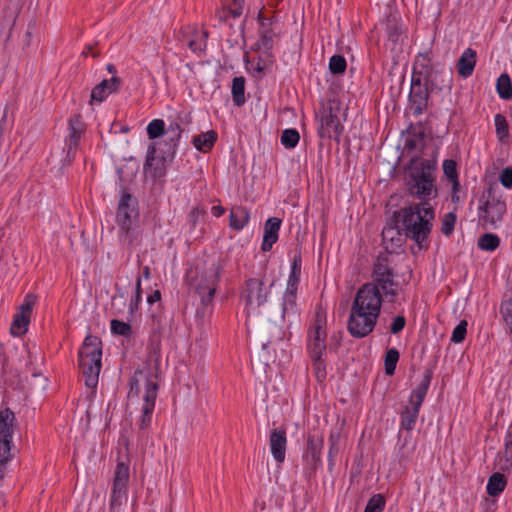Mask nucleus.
I'll use <instances>...</instances> for the list:
<instances>
[{
    "label": "nucleus",
    "mask_w": 512,
    "mask_h": 512,
    "mask_svg": "<svg viewBox=\"0 0 512 512\" xmlns=\"http://www.w3.org/2000/svg\"><path fill=\"white\" fill-rule=\"evenodd\" d=\"M383 296L374 284H363L356 292L350 307L347 330L361 339L373 332L379 318Z\"/></svg>",
    "instance_id": "nucleus-1"
},
{
    "label": "nucleus",
    "mask_w": 512,
    "mask_h": 512,
    "mask_svg": "<svg viewBox=\"0 0 512 512\" xmlns=\"http://www.w3.org/2000/svg\"><path fill=\"white\" fill-rule=\"evenodd\" d=\"M222 268V261L216 258H192L187 261L185 282L199 295L205 307L214 300Z\"/></svg>",
    "instance_id": "nucleus-2"
},
{
    "label": "nucleus",
    "mask_w": 512,
    "mask_h": 512,
    "mask_svg": "<svg viewBox=\"0 0 512 512\" xmlns=\"http://www.w3.org/2000/svg\"><path fill=\"white\" fill-rule=\"evenodd\" d=\"M401 220L405 237L415 242L419 251L427 247V238L435 217L434 208L425 202H419L396 211Z\"/></svg>",
    "instance_id": "nucleus-3"
},
{
    "label": "nucleus",
    "mask_w": 512,
    "mask_h": 512,
    "mask_svg": "<svg viewBox=\"0 0 512 512\" xmlns=\"http://www.w3.org/2000/svg\"><path fill=\"white\" fill-rule=\"evenodd\" d=\"M436 154L437 152L432 159L412 157L405 166V169L410 171L406 183L408 193L420 202L429 203V200L437 195L434 176L437 164Z\"/></svg>",
    "instance_id": "nucleus-4"
},
{
    "label": "nucleus",
    "mask_w": 512,
    "mask_h": 512,
    "mask_svg": "<svg viewBox=\"0 0 512 512\" xmlns=\"http://www.w3.org/2000/svg\"><path fill=\"white\" fill-rule=\"evenodd\" d=\"M432 377L433 370L431 368H426L423 372L421 382L410 394L408 405H406L400 413L401 430L412 431L415 428L420 408L429 390Z\"/></svg>",
    "instance_id": "nucleus-5"
},
{
    "label": "nucleus",
    "mask_w": 512,
    "mask_h": 512,
    "mask_svg": "<svg viewBox=\"0 0 512 512\" xmlns=\"http://www.w3.org/2000/svg\"><path fill=\"white\" fill-rule=\"evenodd\" d=\"M268 265L269 261L267 259L261 261L262 278H250L245 283L241 298L245 301L246 308L249 310H255L268 301L269 288L266 284L270 282L269 287L274 284V278L269 280L267 277Z\"/></svg>",
    "instance_id": "nucleus-6"
},
{
    "label": "nucleus",
    "mask_w": 512,
    "mask_h": 512,
    "mask_svg": "<svg viewBox=\"0 0 512 512\" xmlns=\"http://www.w3.org/2000/svg\"><path fill=\"white\" fill-rule=\"evenodd\" d=\"M431 59L428 53L419 54L416 57L415 65L418 66L422 76L428 83L432 92L442 91L444 89L450 90L453 83V72L450 68L442 67L436 68L431 66Z\"/></svg>",
    "instance_id": "nucleus-7"
},
{
    "label": "nucleus",
    "mask_w": 512,
    "mask_h": 512,
    "mask_svg": "<svg viewBox=\"0 0 512 512\" xmlns=\"http://www.w3.org/2000/svg\"><path fill=\"white\" fill-rule=\"evenodd\" d=\"M419 71L418 66L413 65L411 88L408 96L409 107L412 114L418 117L424 113L429 106L430 94L433 93Z\"/></svg>",
    "instance_id": "nucleus-8"
},
{
    "label": "nucleus",
    "mask_w": 512,
    "mask_h": 512,
    "mask_svg": "<svg viewBox=\"0 0 512 512\" xmlns=\"http://www.w3.org/2000/svg\"><path fill=\"white\" fill-rule=\"evenodd\" d=\"M480 218L490 224L501 221L506 213V203L497 193V187L490 184L482 193L480 198Z\"/></svg>",
    "instance_id": "nucleus-9"
},
{
    "label": "nucleus",
    "mask_w": 512,
    "mask_h": 512,
    "mask_svg": "<svg viewBox=\"0 0 512 512\" xmlns=\"http://www.w3.org/2000/svg\"><path fill=\"white\" fill-rule=\"evenodd\" d=\"M14 420L15 415L9 408L0 410V479L3 478L6 464L14 457L11 453Z\"/></svg>",
    "instance_id": "nucleus-10"
},
{
    "label": "nucleus",
    "mask_w": 512,
    "mask_h": 512,
    "mask_svg": "<svg viewBox=\"0 0 512 512\" xmlns=\"http://www.w3.org/2000/svg\"><path fill=\"white\" fill-rule=\"evenodd\" d=\"M159 374L157 372L149 371L145 376L144 388L145 392L143 395V405L141 409V416L138 422L139 428L145 430L149 427L153 411L155 408V402L158 396Z\"/></svg>",
    "instance_id": "nucleus-11"
},
{
    "label": "nucleus",
    "mask_w": 512,
    "mask_h": 512,
    "mask_svg": "<svg viewBox=\"0 0 512 512\" xmlns=\"http://www.w3.org/2000/svg\"><path fill=\"white\" fill-rule=\"evenodd\" d=\"M326 315L318 310L315 313V319L308 330L307 349L309 355L325 354L326 345Z\"/></svg>",
    "instance_id": "nucleus-12"
},
{
    "label": "nucleus",
    "mask_w": 512,
    "mask_h": 512,
    "mask_svg": "<svg viewBox=\"0 0 512 512\" xmlns=\"http://www.w3.org/2000/svg\"><path fill=\"white\" fill-rule=\"evenodd\" d=\"M129 478V465L123 461L118 462L114 473L110 497L111 510L115 511L122 505L123 500L127 499Z\"/></svg>",
    "instance_id": "nucleus-13"
},
{
    "label": "nucleus",
    "mask_w": 512,
    "mask_h": 512,
    "mask_svg": "<svg viewBox=\"0 0 512 512\" xmlns=\"http://www.w3.org/2000/svg\"><path fill=\"white\" fill-rule=\"evenodd\" d=\"M406 238L402 230L401 220L396 211H394L392 217L387 221L382 230V240L385 244V249L388 253H398L394 249L400 248Z\"/></svg>",
    "instance_id": "nucleus-14"
},
{
    "label": "nucleus",
    "mask_w": 512,
    "mask_h": 512,
    "mask_svg": "<svg viewBox=\"0 0 512 512\" xmlns=\"http://www.w3.org/2000/svg\"><path fill=\"white\" fill-rule=\"evenodd\" d=\"M138 216V200L129 192L123 191L117 208L116 218L118 225L128 231L132 220Z\"/></svg>",
    "instance_id": "nucleus-15"
},
{
    "label": "nucleus",
    "mask_w": 512,
    "mask_h": 512,
    "mask_svg": "<svg viewBox=\"0 0 512 512\" xmlns=\"http://www.w3.org/2000/svg\"><path fill=\"white\" fill-rule=\"evenodd\" d=\"M83 132L84 123L81 116L74 115L69 120V135L65 141L66 157L63 159V165L73 161Z\"/></svg>",
    "instance_id": "nucleus-16"
},
{
    "label": "nucleus",
    "mask_w": 512,
    "mask_h": 512,
    "mask_svg": "<svg viewBox=\"0 0 512 512\" xmlns=\"http://www.w3.org/2000/svg\"><path fill=\"white\" fill-rule=\"evenodd\" d=\"M343 129V125L340 123L338 116L333 113L332 108L325 109L320 118L319 136L321 138H333L339 142Z\"/></svg>",
    "instance_id": "nucleus-17"
},
{
    "label": "nucleus",
    "mask_w": 512,
    "mask_h": 512,
    "mask_svg": "<svg viewBox=\"0 0 512 512\" xmlns=\"http://www.w3.org/2000/svg\"><path fill=\"white\" fill-rule=\"evenodd\" d=\"M376 262L373 265L372 282L366 284H374L379 292L380 288H387V286L396 285L394 280L395 274L393 269L390 267L388 260L389 258H376Z\"/></svg>",
    "instance_id": "nucleus-18"
},
{
    "label": "nucleus",
    "mask_w": 512,
    "mask_h": 512,
    "mask_svg": "<svg viewBox=\"0 0 512 512\" xmlns=\"http://www.w3.org/2000/svg\"><path fill=\"white\" fill-rule=\"evenodd\" d=\"M324 445V438L321 435H309L307 438L306 450L303 459L312 469H317L321 465V454Z\"/></svg>",
    "instance_id": "nucleus-19"
},
{
    "label": "nucleus",
    "mask_w": 512,
    "mask_h": 512,
    "mask_svg": "<svg viewBox=\"0 0 512 512\" xmlns=\"http://www.w3.org/2000/svg\"><path fill=\"white\" fill-rule=\"evenodd\" d=\"M102 359V341L98 336L87 335L78 351V361H100Z\"/></svg>",
    "instance_id": "nucleus-20"
},
{
    "label": "nucleus",
    "mask_w": 512,
    "mask_h": 512,
    "mask_svg": "<svg viewBox=\"0 0 512 512\" xmlns=\"http://www.w3.org/2000/svg\"><path fill=\"white\" fill-rule=\"evenodd\" d=\"M269 446L274 460L278 464L285 461L287 434L284 429H272L269 436Z\"/></svg>",
    "instance_id": "nucleus-21"
},
{
    "label": "nucleus",
    "mask_w": 512,
    "mask_h": 512,
    "mask_svg": "<svg viewBox=\"0 0 512 512\" xmlns=\"http://www.w3.org/2000/svg\"><path fill=\"white\" fill-rule=\"evenodd\" d=\"M281 225L282 220L278 217H270L266 220L261 244L263 252H270L273 245L278 241Z\"/></svg>",
    "instance_id": "nucleus-22"
},
{
    "label": "nucleus",
    "mask_w": 512,
    "mask_h": 512,
    "mask_svg": "<svg viewBox=\"0 0 512 512\" xmlns=\"http://www.w3.org/2000/svg\"><path fill=\"white\" fill-rule=\"evenodd\" d=\"M156 148L154 144L149 145L146 161L144 164V171L146 174H149L154 179L159 178L164 175V167H163V161L166 160V158H170V156H167L166 151L162 155L161 159H156Z\"/></svg>",
    "instance_id": "nucleus-23"
},
{
    "label": "nucleus",
    "mask_w": 512,
    "mask_h": 512,
    "mask_svg": "<svg viewBox=\"0 0 512 512\" xmlns=\"http://www.w3.org/2000/svg\"><path fill=\"white\" fill-rule=\"evenodd\" d=\"M78 366L82 376L84 377V383L88 388L95 389L99 380V373L102 367L100 361H78Z\"/></svg>",
    "instance_id": "nucleus-24"
},
{
    "label": "nucleus",
    "mask_w": 512,
    "mask_h": 512,
    "mask_svg": "<svg viewBox=\"0 0 512 512\" xmlns=\"http://www.w3.org/2000/svg\"><path fill=\"white\" fill-rule=\"evenodd\" d=\"M182 129L178 121H173L165 128L163 135L166 136L167 156L174 158L178 146V142L181 138Z\"/></svg>",
    "instance_id": "nucleus-25"
},
{
    "label": "nucleus",
    "mask_w": 512,
    "mask_h": 512,
    "mask_svg": "<svg viewBox=\"0 0 512 512\" xmlns=\"http://www.w3.org/2000/svg\"><path fill=\"white\" fill-rule=\"evenodd\" d=\"M476 51L467 48L457 61V71L460 76L467 78L472 75L476 65Z\"/></svg>",
    "instance_id": "nucleus-26"
},
{
    "label": "nucleus",
    "mask_w": 512,
    "mask_h": 512,
    "mask_svg": "<svg viewBox=\"0 0 512 512\" xmlns=\"http://www.w3.org/2000/svg\"><path fill=\"white\" fill-rule=\"evenodd\" d=\"M217 138V132L214 130H209L207 132L194 135L192 138V144L198 151L207 153L213 148Z\"/></svg>",
    "instance_id": "nucleus-27"
},
{
    "label": "nucleus",
    "mask_w": 512,
    "mask_h": 512,
    "mask_svg": "<svg viewBox=\"0 0 512 512\" xmlns=\"http://www.w3.org/2000/svg\"><path fill=\"white\" fill-rule=\"evenodd\" d=\"M249 211L242 206H238L231 210L229 215V226L233 230H242L249 222Z\"/></svg>",
    "instance_id": "nucleus-28"
},
{
    "label": "nucleus",
    "mask_w": 512,
    "mask_h": 512,
    "mask_svg": "<svg viewBox=\"0 0 512 512\" xmlns=\"http://www.w3.org/2000/svg\"><path fill=\"white\" fill-rule=\"evenodd\" d=\"M507 485V479L504 474L500 472L493 473L487 482L486 491L491 497L499 496Z\"/></svg>",
    "instance_id": "nucleus-29"
},
{
    "label": "nucleus",
    "mask_w": 512,
    "mask_h": 512,
    "mask_svg": "<svg viewBox=\"0 0 512 512\" xmlns=\"http://www.w3.org/2000/svg\"><path fill=\"white\" fill-rule=\"evenodd\" d=\"M231 92L234 105L237 107H241L246 102L244 77L239 76L233 78Z\"/></svg>",
    "instance_id": "nucleus-30"
},
{
    "label": "nucleus",
    "mask_w": 512,
    "mask_h": 512,
    "mask_svg": "<svg viewBox=\"0 0 512 512\" xmlns=\"http://www.w3.org/2000/svg\"><path fill=\"white\" fill-rule=\"evenodd\" d=\"M275 37V33L271 28L260 30V38L254 44L253 50L264 49L265 53L268 56H271V50L273 48V39Z\"/></svg>",
    "instance_id": "nucleus-31"
},
{
    "label": "nucleus",
    "mask_w": 512,
    "mask_h": 512,
    "mask_svg": "<svg viewBox=\"0 0 512 512\" xmlns=\"http://www.w3.org/2000/svg\"><path fill=\"white\" fill-rule=\"evenodd\" d=\"M496 90L501 99H512V81L508 74L504 73L498 77L496 83Z\"/></svg>",
    "instance_id": "nucleus-32"
},
{
    "label": "nucleus",
    "mask_w": 512,
    "mask_h": 512,
    "mask_svg": "<svg viewBox=\"0 0 512 512\" xmlns=\"http://www.w3.org/2000/svg\"><path fill=\"white\" fill-rule=\"evenodd\" d=\"M30 323V316L23 314V312H17L14 315L13 322L11 324V333L13 335H22L27 332L28 325Z\"/></svg>",
    "instance_id": "nucleus-33"
},
{
    "label": "nucleus",
    "mask_w": 512,
    "mask_h": 512,
    "mask_svg": "<svg viewBox=\"0 0 512 512\" xmlns=\"http://www.w3.org/2000/svg\"><path fill=\"white\" fill-rule=\"evenodd\" d=\"M193 38L187 39V47L194 53L202 52L206 48L208 32L203 31L201 37L196 29H193Z\"/></svg>",
    "instance_id": "nucleus-34"
},
{
    "label": "nucleus",
    "mask_w": 512,
    "mask_h": 512,
    "mask_svg": "<svg viewBox=\"0 0 512 512\" xmlns=\"http://www.w3.org/2000/svg\"><path fill=\"white\" fill-rule=\"evenodd\" d=\"M324 355L325 354L309 355L312 361L314 375L319 382L324 381L327 376L326 362L323 358Z\"/></svg>",
    "instance_id": "nucleus-35"
},
{
    "label": "nucleus",
    "mask_w": 512,
    "mask_h": 512,
    "mask_svg": "<svg viewBox=\"0 0 512 512\" xmlns=\"http://www.w3.org/2000/svg\"><path fill=\"white\" fill-rule=\"evenodd\" d=\"M400 353L396 348H389L384 357L385 373L392 376L395 373L397 363L399 361Z\"/></svg>",
    "instance_id": "nucleus-36"
},
{
    "label": "nucleus",
    "mask_w": 512,
    "mask_h": 512,
    "mask_svg": "<svg viewBox=\"0 0 512 512\" xmlns=\"http://www.w3.org/2000/svg\"><path fill=\"white\" fill-rule=\"evenodd\" d=\"M495 131L500 142H505L509 137V125L506 117L498 113L494 117Z\"/></svg>",
    "instance_id": "nucleus-37"
},
{
    "label": "nucleus",
    "mask_w": 512,
    "mask_h": 512,
    "mask_svg": "<svg viewBox=\"0 0 512 512\" xmlns=\"http://www.w3.org/2000/svg\"><path fill=\"white\" fill-rule=\"evenodd\" d=\"M302 258H293L291 271L287 281L288 288H298L301 276Z\"/></svg>",
    "instance_id": "nucleus-38"
},
{
    "label": "nucleus",
    "mask_w": 512,
    "mask_h": 512,
    "mask_svg": "<svg viewBox=\"0 0 512 512\" xmlns=\"http://www.w3.org/2000/svg\"><path fill=\"white\" fill-rule=\"evenodd\" d=\"M499 244V237L492 233H486L478 239V247L487 252H493Z\"/></svg>",
    "instance_id": "nucleus-39"
},
{
    "label": "nucleus",
    "mask_w": 512,
    "mask_h": 512,
    "mask_svg": "<svg viewBox=\"0 0 512 512\" xmlns=\"http://www.w3.org/2000/svg\"><path fill=\"white\" fill-rule=\"evenodd\" d=\"M296 299H297V289L287 287L286 291L283 295V302H282L283 316L286 313L295 311Z\"/></svg>",
    "instance_id": "nucleus-40"
},
{
    "label": "nucleus",
    "mask_w": 512,
    "mask_h": 512,
    "mask_svg": "<svg viewBox=\"0 0 512 512\" xmlns=\"http://www.w3.org/2000/svg\"><path fill=\"white\" fill-rule=\"evenodd\" d=\"M504 457L505 465L500 467L503 471L508 470L512 466V423L507 429L504 440Z\"/></svg>",
    "instance_id": "nucleus-41"
},
{
    "label": "nucleus",
    "mask_w": 512,
    "mask_h": 512,
    "mask_svg": "<svg viewBox=\"0 0 512 512\" xmlns=\"http://www.w3.org/2000/svg\"><path fill=\"white\" fill-rule=\"evenodd\" d=\"M299 140H300L299 132L294 128L285 129L282 132L281 144L287 149H292V148L296 147Z\"/></svg>",
    "instance_id": "nucleus-42"
},
{
    "label": "nucleus",
    "mask_w": 512,
    "mask_h": 512,
    "mask_svg": "<svg viewBox=\"0 0 512 512\" xmlns=\"http://www.w3.org/2000/svg\"><path fill=\"white\" fill-rule=\"evenodd\" d=\"M386 506L385 497L378 493L374 494L368 500L364 512H382Z\"/></svg>",
    "instance_id": "nucleus-43"
},
{
    "label": "nucleus",
    "mask_w": 512,
    "mask_h": 512,
    "mask_svg": "<svg viewBox=\"0 0 512 512\" xmlns=\"http://www.w3.org/2000/svg\"><path fill=\"white\" fill-rule=\"evenodd\" d=\"M109 82L108 79L102 80L98 85H96L90 95V102L97 101L102 102L106 99V97L110 94L108 93Z\"/></svg>",
    "instance_id": "nucleus-44"
},
{
    "label": "nucleus",
    "mask_w": 512,
    "mask_h": 512,
    "mask_svg": "<svg viewBox=\"0 0 512 512\" xmlns=\"http://www.w3.org/2000/svg\"><path fill=\"white\" fill-rule=\"evenodd\" d=\"M110 329L112 334L129 337L132 334V327L129 323L121 320L113 319L110 322Z\"/></svg>",
    "instance_id": "nucleus-45"
},
{
    "label": "nucleus",
    "mask_w": 512,
    "mask_h": 512,
    "mask_svg": "<svg viewBox=\"0 0 512 512\" xmlns=\"http://www.w3.org/2000/svg\"><path fill=\"white\" fill-rule=\"evenodd\" d=\"M347 68L346 59L339 54L333 55L329 60V70L334 75L343 74Z\"/></svg>",
    "instance_id": "nucleus-46"
},
{
    "label": "nucleus",
    "mask_w": 512,
    "mask_h": 512,
    "mask_svg": "<svg viewBox=\"0 0 512 512\" xmlns=\"http://www.w3.org/2000/svg\"><path fill=\"white\" fill-rule=\"evenodd\" d=\"M147 134L149 139H156L165 132V123L162 119H154L147 126Z\"/></svg>",
    "instance_id": "nucleus-47"
},
{
    "label": "nucleus",
    "mask_w": 512,
    "mask_h": 512,
    "mask_svg": "<svg viewBox=\"0 0 512 512\" xmlns=\"http://www.w3.org/2000/svg\"><path fill=\"white\" fill-rule=\"evenodd\" d=\"M149 371H153V372H157L158 373V363H156L154 369H149L146 372H144L142 370H136L135 371L134 375L130 378V381H129V385H130V389H129V393H128L129 396H133V395L134 396H138L139 395L140 387H139L138 375H144V377H145L146 374Z\"/></svg>",
    "instance_id": "nucleus-48"
},
{
    "label": "nucleus",
    "mask_w": 512,
    "mask_h": 512,
    "mask_svg": "<svg viewBox=\"0 0 512 512\" xmlns=\"http://www.w3.org/2000/svg\"><path fill=\"white\" fill-rule=\"evenodd\" d=\"M500 314L509 330V333L512 335V298L501 303Z\"/></svg>",
    "instance_id": "nucleus-49"
},
{
    "label": "nucleus",
    "mask_w": 512,
    "mask_h": 512,
    "mask_svg": "<svg viewBox=\"0 0 512 512\" xmlns=\"http://www.w3.org/2000/svg\"><path fill=\"white\" fill-rule=\"evenodd\" d=\"M141 301H142L141 276H137L135 293L129 303V313L130 314H134V312L138 310Z\"/></svg>",
    "instance_id": "nucleus-50"
},
{
    "label": "nucleus",
    "mask_w": 512,
    "mask_h": 512,
    "mask_svg": "<svg viewBox=\"0 0 512 512\" xmlns=\"http://www.w3.org/2000/svg\"><path fill=\"white\" fill-rule=\"evenodd\" d=\"M457 216L454 212H449L444 215L442 220L441 232L449 236L453 233L455 224H456Z\"/></svg>",
    "instance_id": "nucleus-51"
},
{
    "label": "nucleus",
    "mask_w": 512,
    "mask_h": 512,
    "mask_svg": "<svg viewBox=\"0 0 512 512\" xmlns=\"http://www.w3.org/2000/svg\"><path fill=\"white\" fill-rule=\"evenodd\" d=\"M388 40L394 44L398 43L402 34L400 26L395 21H388L386 25Z\"/></svg>",
    "instance_id": "nucleus-52"
},
{
    "label": "nucleus",
    "mask_w": 512,
    "mask_h": 512,
    "mask_svg": "<svg viewBox=\"0 0 512 512\" xmlns=\"http://www.w3.org/2000/svg\"><path fill=\"white\" fill-rule=\"evenodd\" d=\"M467 322L462 320L452 331L451 342L461 343L464 341L467 334Z\"/></svg>",
    "instance_id": "nucleus-53"
},
{
    "label": "nucleus",
    "mask_w": 512,
    "mask_h": 512,
    "mask_svg": "<svg viewBox=\"0 0 512 512\" xmlns=\"http://www.w3.org/2000/svg\"><path fill=\"white\" fill-rule=\"evenodd\" d=\"M443 172L447 179L453 180L458 178L457 164L452 159H446L443 162Z\"/></svg>",
    "instance_id": "nucleus-54"
},
{
    "label": "nucleus",
    "mask_w": 512,
    "mask_h": 512,
    "mask_svg": "<svg viewBox=\"0 0 512 512\" xmlns=\"http://www.w3.org/2000/svg\"><path fill=\"white\" fill-rule=\"evenodd\" d=\"M406 318L403 315H397L392 319L389 331L393 335L399 334L406 326Z\"/></svg>",
    "instance_id": "nucleus-55"
},
{
    "label": "nucleus",
    "mask_w": 512,
    "mask_h": 512,
    "mask_svg": "<svg viewBox=\"0 0 512 512\" xmlns=\"http://www.w3.org/2000/svg\"><path fill=\"white\" fill-rule=\"evenodd\" d=\"M36 303V296L33 294H27L24 298L23 303L19 307V312H23L25 315L31 317L33 306Z\"/></svg>",
    "instance_id": "nucleus-56"
},
{
    "label": "nucleus",
    "mask_w": 512,
    "mask_h": 512,
    "mask_svg": "<svg viewBox=\"0 0 512 512\" xmlns=\"http://www.w3.org/2000/svg\"><path fill=\"white\" fill-rule=\"evenodd\" d=\"M499 180H500V183L505 188H508V189L512 188V168L511 167L504 168L499 175Z\"/></svg>",
    "instance_id": "nucleus-57"
},
{
    "label": "nucleus",
    "mask_w": 512,
    "mask_h": 512,
    "mask_svg": "<svg viewBox=\"0 0 512 512\" xmlns=\"http://www.w3.org/2000/svg\"><path fill=\"white\" fill-rule=\"evenodd\" d=\"M398 282L396 285L387 286V288H380L381 294L388 299V302L394 303L395 297L398 295Z\"/></svg>",
    "instance_id": "nucleus-58"
},
{
    "label": "nucleus",
    "mask_w": 512,
    "mask_h": 512,
    "mask_svg": "<svg viewBox=\"0 0 512 512\" xmlns=\"http://www.w3.org/2000/svg\"><path fill=\"white\" fill-rule=\"evenodd\" d=\"M205 212L198 207L193 208L188 215V223L191 228H195L199 222V219L203 217Z\"/></svg>",
    "instance_id": "nucleus-59"
},
{
    "label": "nucleus",
    "mask_w": 512,
    "mask_h": 512,
    "mask_svg": "<svg viewBox=\"0 0 512 512\" xmlns=\"http://www.w3.org/2000/svg\"><path fill=\"white\" fill-rule=\"evenodd\" d=\"M109 86H108V93L116 92L119 89V86L121 84V79L117 76H113L111 79L108 80Z\"/></svg>",
    "instance_id": "nucleus-60"
},
{
    "label": "nucleus",
    "mask_w": 512,
    "mask_h": 512,
    "mask_svg": "<svg viewBox=\"0 0 512 512\" xmlns=\"http://www.w3.org/2000/svg\"><path fill=\"white\" fill-rule=\"evenodd\" d=\"M193 29L194 28L187 27L186 29L181 30L179 33V40L187 45V39L193 38Z\"/></svg>",
    "instance_id": "nucleus-61"
},
{
    "label": "nucleus",
    "mask_w": 512,
    "mask_h": 512,
    "mask_svg": "<svg viewBox=\"0 0 512 512\" xmlns=\"http://www.w3.org/2000/svg\"><path fill=\"white\" fill-rule=\"evenodd\" d=\"M161 300V292L160 290H154L147 297V302L149 305H152Z\"/></svg>",
    "instance_id": "nucleus-62"
},
{
    "label": "nucleus",
    "mask_w": 512,
    "mask_h": 512,
    "mask_svg": "<svg viewBox=\"0 0 512 512\" xmlns=\"http://www.w3.org/2000/svg\"><path fill=\"white\" fill-rule=\"evenodd\" d=\"M258 20L260 22L261 30L269 28L268 26L271 24L270 18L264 17L263 14L260 12L258 15Z\"/></svg>",
    "instance_id": "nucleus-63"
},
{
    "label": "nucleus",
    "mask_w": 512,
    "mask_h": 512,
    "mask_svg": "<svg viewBox=\"0 0 512 512\" xmlns=\"http://www.w3.org/2000/svg\"><path fill=\"white\" fill-rule=\"evenodd\" d=\"M405 148L408 151H413L417 148V140L415 138H409L405 141Z\"/></svg>",
    "instance_id": "nucleus-64"
}]
</instances>
